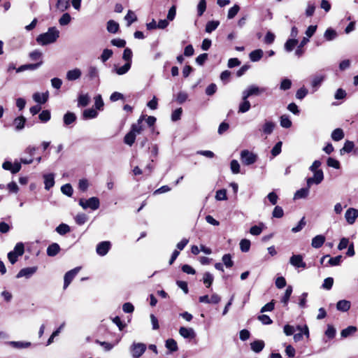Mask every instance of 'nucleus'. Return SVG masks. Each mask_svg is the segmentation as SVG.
<instances>
[{"mask_svg":"<svg viewBox=\"0 0 358 358\" xmlns=\"http://www.w3.org/2000/svg\"><path fill=\"white\" fill-rule=\"evenodd\" d=\"M263 54L264 52L262 50L257 49L252 51L249 55V57L252 62H256L259 61L262 58Z\"/></svg>","mask_w":358,"mask_h":358,"instance_id":"24","label":"nucleus"},{"mask_svg":"<svg viewBox=\"0 0 358 358\" xmlns=\"http://www.w3.org/2000/svg\"><path fill=\"white\" fill-rule=\"evenodd\" d=\"M313 173V177L308 178L306 180L308 187H310L313 184L318 185L321 183L324 179V173L322 169L315 171Z\"/></svg>","mask_w":358,"mask_h":358,"instance_id":"5","label":"nucleus"},{"mask_svg":"<svg viewBox=\"0 0 358 358\" xmlns=\"http://www.w3.org/2000/svg\"><path fill=\"white\" fill-rule=\"evenodd\" d=\"M124 20L127 21V26L129 27L137 20V17L132 10H129L124 17Z\"/></svg>","mask_w":358,"mask_h":358,"instance_id":"36","label":"nucleus"},{"mask_svg":"<svg viewBox=\"0 0 358 358\" xmlns=\"http://www.w3.org/2000/svg\"><path fill=\"white\" fill-rule=\"evenodd\" d=\"M289 263L295 268H306V264L301 255H293L289 259Z\"/></svg>","mask_w":358,"mask_h":358,"instance_id":"8","label":"nucleus"},{"mask_svg":"<svg viewBox=\"0 0 358 358\" xmlns=\"http://www.w3.org/2000/svg\"><path fill=\"white\" fill-rule=\"evenodd\" d=\"M87 220V217L84 213L78 214L75 217L76 222L78 225H82V224H85Z\"/></svg>","mask_w":358,"mask_h":358,"instance_id":"64","label":"nucleus"},{"mask_svg":"<svg viewBox=\"0 0 358 358\" xmlns=\"http://www.w3.org/2000/svg\"><path fill=\"white\" fill-rule=\"evenodd\" d=\"M215 199L217 201H224L227 199V190L222 189L216 192Z\"/></svg>","mask_w":358,"mask_h":358,"instance_id":"59","label":"nucleus"},{"mask_svg":"<svg viewBox=\"0 0 358 358\" xmlns=\"http://www.w3.org/2000/svg\"><path fill=\"white\" fill-rule=\"evenodd\" d=\"M107 30L110 33L115 34L119 30V24L114 20H109L107 22Z\"/></svg>","mask_w":358,"mask_h":358,"instance_id":"34","label":"nucleus"},{"mask_svg":"<svg viewBox=\"0 0 358 358\" xmlns=\"http://www.w3.org/2000/svg\"><path fill=\"white\" fill-rule=\"evenodd\" d=\"M309 189L310 187L307 186V187L301 188L297 190L294 194V199L306 198L308 195Z\"/></svg>","mask_w":358,"mask_h":358,"instance_id":"30","label":"nucleus"},{"mask_svg":"<svg viewBox=\"0 0 358 358\" xmlns=\"http://www.w3.org/2000/svg\"><path fill=\"white\" fill-rule=\"evenodd\" d=\"M356 331H357V327H355L354 326H350L341 331V336L342 338H347L349 336L355 334Z\"/></svg>","mask_w":358,"mask_h":358,"instance_id":"37","label":"nucleus"},{"mask_svg":"<svg viewBox=\"0 0 358 358\" xmlns=\"http://www.w3.org/2000/svg\"><path fill=\"white\" fill-rule=\"evenodd\" d=\"M250 347L252 351L259 353L264 348V342L262 340H256L250 343Z\"/></svg>","mask_w":358,"mask_h":358,"instance_id":"22","label":"nucleus"},{"mask_svg":"<svg viewBox=\"0 0 358 358\" xmlns=\"http://www.w3.org/2000/svg\"><path fill=\"white\" fill-rule=\"evenodd\" d=\"M61 191L64 194L68 196H71L73 192L72 186L70 184H65L62 185L61 187Z\"/></svg>","mask_w":358,"mask_h":358,"instance_id":"58","label":"nucleus"},{"mask_svg":"<svg viewBox=\"0 0 358 358\" xmlns=\"http://www.w3.org/2000/svg\"><path fill=\"white\" fill-rule=\"evenodd\" d=\"M61 248L58 243H52L47 248V255L49 257H55L59 252Z\"/></svg>","mask_w":358,"mask_h":358,"instance_id":"19","label":"nucleus"},{"mask_svg":"<svg viewBox=\"0 0 358 358\" xmlns=\"http://www.w3.org/2000/svg\"><path fill=\"white\" fill-rule=\"evenodd\" d=\"M59 37V31L55 27H52L47 32L39 34L36 41L41 45H46L55 43Z\"/></svg>","mask_w":358,"mask_h":358,"instance_id":"1","label":"nucleus"},{"mask_svg":"<svg viewBox=\"0 0 358 358\" xmlns=\"http://www.w3.org/2000/svg\"><path fill=\"white\" fill-rule=\"evenodd\" d=\"M354 143L352 141H347L345 144H344V146L343 147L342 149H341L340 150V152H341V155H343L344 153H349L350 152L353 148H354Z\"/></svg>","mask_w":358,"mask_h":358,"instance_id":"44","label":"nucleus"},{"mask_svg":"<svg viewBox=\"0 0 358 358\" xmlns=\"http://www.w3.org/2000/svg\"><path fill=\"white\" fill-rule=\"evenodd\" d=\"M26 119L23 116H19L14 119L13 124L15 127V130L20 131L24 127Z\"/></svg>","mask_w":358,"mask_h":358,"instance_id":"25","label":"nucleus"},{"mask_svg":"<svg viewBox=\"0 0 358 358\" xmlns=\"http://www.w3.org/2000/svg\"><path fill=\"white\" fill-rule=\"evenodd\" d=\"M146 345L143 343H133L130 351L134 358H139L146 350Z\"/></svg>","mask_w":358,"mask_h":358,"instance_id":"4","label":"nucleus"},{"mask_svg":"<svg viewBox=\"0 0 358 358\" xmlns=\"http://www.w3.org/2000/svg\"><path fill=\"white\" fill-rule=\"evenodd\" d=\"M63 120L64 124L66 126H69L76 122V115H75V113L72 112H67L66 113L64 114Z\"/></svg>","mask_w":358,"mask_h":358,"instance_id":"23","label":"nucleus"},{"mask_svg":"<svg viewBox=\"0 0 358 358\" xmlns=\"http://www.w3.org/2000/svg\"><path fill=\"white\" fill-rule=\"evenodd\" d=\"M239 10H240V7L238 5H234L233 7H231L229 10L227 17L229 19L234 18L237 15V13H238Z\"/></svg>","mask_w":358,"mask_h":358,"instance_id":"63","label":"nucleus"},{"mask_svg":"<svg viewBox=\"0 0 358 358\" xmlns=\"http://www.w3.org/2000/svg\"><path fill=\"white\" fill-rule=\"evenodd\" d=\"M334 285V278L331 277L327 278L324 280L322 285V288L327 290H330Z\"/></svg>","mask_w":358,"mask_h":358,"instance_id":"55","label":"nucleus"},{"mask_svg":"<svg viewBox=\"0 0 358 358\" xmlns=\"http://www.w3.org/2000/svg\"><path fill=\"white\" fill-rule=\"evenodd\" d=\"M71 17L69 13H66L62 15L59 20V23L61 26H65L70 23Z\"/></svg>","mask_w":358,"mask_h":358,"instance_id":"52","label":"nucleus"},{"mask_svg":"<svg viewBox=\"0 0 358 358\" xmlns=\"http://www.w3.org/2000/svg\"><path fill=\"white\" fill-rule=\"evenodd\" d=\"M43 64V61H40L36 64H28L20 66L16 69L17 73L22 72L24 71H34L39 68Z\"/></svg>","mask_w":358,"mask_h":358,"instance_id":"14","label":"nucleus"},{"mask_svg":"<svg viewBox=\"0 0 358 358\" xmlns=\"http://www.w3.org/2000/svg\"><path fill=\"white\" fill-rule=\"evenodd\" d=\"M213 280L214 277L210 273L206 272L203 274V282L206 285V287H210L211 286L213 282Z\"/></svg>","mask_w":358,"mask_h":358,"instance_id":"42","label":"nucleus"},{"mask_svg":"<svg viewBox=\"0 0 358 358\" xmlns=\"http://www.w3.org/2000/svg\"><path fill=\"white\" fill-rule=\"evenodd\" d=\"M12 252H14L15 254L18 255L19 256H22L24 252V244L21 242L17 243Z\"/></svg>","mask_w":358,"mask_h":358,"instance_id":"60","label":"nucleus"},{"mask_svg":"<svg viewBox=\"0 0 358 358\" xmlns=\"http://www.w3.org/2000/svg\"><path fill=\"white\" fill-rule=\"evenodd\" d=\"M263 227V223H260L259 225H255L250 228V233L253 236H258L262 232Z\"/></svg>","mask_w":358,"mask_h":358,"instance_id":"49","label":"nucleus"},{"mask_svg":"<svg viewBox=\"0 0 358 358\" xmlns=\"http://www.w3.org/2000/svg\"><path fill=\"white\" fill-rule=\"evenodd\" d=\"M113 52L112 50L110 49H104L101 55L100 56V59L102 62H106L109 58H110L113 55Z\"/></svg>","mask_w":358,"mask_h":358,"instance_id":"54","label":"nucleus"},{"mask_svg":"<svg viewBox=\"0 0 358 358\" xmlns=\"http://www.w3.org/2000/svg\"><path fill=\"white\" fill-rule=\"evenodd\" d=\"M90 103V96H88V94H81L78 97V106H86L89 104Z\"/></svg>","mask_w":358,"mask_h":358,"instance_id":"48","label":"nucleus"},{"mask_svg":"<svg viewBox=\"0 0 358 358\" xmlns=\"http://www.w3.org/2000/svg\"><path fill=\"white\" fill-rule=\"evenodd\" d=\"M250 241L248 239H242L240 242V248L243 252H247L250 248Z\"/></svg>","mask_w":358,"mask_h":358,"instance_id":"50","label":"nucleus"},{"mask_svg":"<svg viewBox=\"0 0 358 358\" xmlns=\"http://www.w3.org/2000/svg\"><path fill=\"white\" fill-rule=\"evenodd\" d=\"M147 116L145 115H141L138 120L137 122L131 125V129L136 133V134H140L144 129V127L143 125V122L145 120Z\"/></svg>","mask_w":358,"mask_h":358,"instance_id":"11","label":"nucleus"},{"mask_svg":"<svg viewBox=\"0 0 358 358\" xmlns=\"http://www.w3.org/2000/svg\"><path fill=\"white\" fill-rule=\"evenodd\" d=\"M222 260L227 268H231L234 266V262L230 254L224 255L222 258Z\"/></svg>","mask_w":358,"mask_h":358,"instance_id":"47","label":"nucleus"},{"mask_svg":"<svg viewBox=\"0 0 358 358\" xmlns=\"http://www.w3.org/2000/svg\"><path fill=\"white\" fill-rule=\"evenodd\" d=\"M136 134L134 133L131 129L129 132H128L124 138V142L127 145H129V146H131L136 140Z\"/></svg>","mask_w":358,"mask_h":358,"instance_id":"27","label":"nucleus"},{"mask_svg":"<svg viewBox=\"0 0 358 358\" xmlns=\"http://www.w3.org/2000/svg\"><path fill=\"white\" fill-rule=\"evenodd\" d=\"M292 287L291 285H289L286 290H285V292L284 294V296L282 297L281 299V302L285 305V306H287L288 302H289V298L292 295Z\"/></svg>","mask_w":358,"mask_h":358,"instance_id":"38","label":"nucleus"},{"mask_svg":"<svg viewBox=\"0 0 358 358\" xmlns=\"http://www.w3.org/2000/svg\"><path fill=\"white\" fill-rule=\"evenodd\" d=\"M37 269V266L26 267L22 268L17 274L16 278H20L24 277L26 278H29L32 275H34L36 272Z\"/></svg>","mask_w":358,"mask_h":358,"instance_id":"10","label":"nucleus"},{"mask_svg":"<svg viewBox=\"0 0 358 358\" xmlns=\"http://www.w3.org/2000/svg\"><path fill=\"white\" fill-rule=\"evenodd\" d=\"M325 242V237L323 235H317L312 239L311 245L314 248H321Z\"/></svg>","mask_w":358,"mask_h":358,"instance_id":"18","label":"nucleus"},{"mask_svg":"<svg viewBox=\"0 0 358 358\" xmlns=\"http://www.w3.org/2000/svg\"><path fill=\"white\" fill-rule=\"evenodd\" d=\"M357 217L358 210L354 208H350L348 209L345 214V218L349 224H354Z\"/></svg>","mask_w":358,"mask_h":358,"instance_id":"9","label":"nucleus"},{"mask_svg":"<svg viewBox=\"0 0 358 358\" xmlns=\"http://www.w3.org/2000/svg\"><path fill=\"white\" fill-rule=\"evenodd\" d=\"M82 71L80 69L75 68L66 72V78L69 81H73L81 77Z\"/></svg>","mask_w":358,"mask_h":358,"instance_id":"13","label":"nucleus"},{"mask_svg":"<svg viewBox=\"0 0 358 358\" xmlns=\"http://www.w3.org/2000/svg\"><path fill=\"white\" fill-rule=\"evenodd\" d=\"M166 348L170 350L171 352H173L178 350L177 342L173 338H169L166 341Z\"/></svg>","mask_w":358,"mask_h":358,"instance_id":"33","label":"nucleus"},{"mask_svg":"<svg viewBox=\"0 0 358 358\" xmlns=\"http://www.w3.org/2000/svg\"><path fill=\"white\" fill-rule=\"evenodd\" d=\"M97 115V111L93 108L86 109L83 113V117L84 120L95 118Z\"/></svg>","mask_w":358,"mask_h":358,"instance_id":"29","label":"nucleus"},{"mask_svg":"<svg viewBox=\"0 0 358 358\" xmlns=\"http://www.w3.org/2000/svg\"><path fill=\"white\" fill-rule=\"evenodd\" d=\"M80 270V267H76L66 273L64 278V289H66Z\"/></svg>","mask_w":358,"mask_h":358,"instance_id":"7","label":"nucleus"},{"mask_svg":"<svg viewBox=\"0 0 358 358\" xmlns=\"http://www.w3.org/2000/svg\"><path fill=\"white\" fill-rule=\"evenodd\" d=\"M251 96H259L263 93L266 92L267 87H260L255 85H251L248 87Z\"/></svg>","mask_w":358,"mask_h":358,"instance_id":"16","label":"nucleus"},{"mask_svg":"<svg viewBox=\"0 0 358 358\" xmlns=\"http://www.w3.org/2000/svg\"><path fill=\"white\" fill-rule=\"evenodd\" d=\"M179 334L184 338L192 339L196 337V333L192 328L181 327L179 329Z\"/></svg>","mask_w":358,"mask_h":358,"instance_id":"12","label":"nucleus"},{"mask_svg":"<svg viewBox=\"0 0 358 358\" xmlns=\"http://www.w3.org/2000/svg\"><path fill=\"white\" fill-rule=\"evenodd\" d=\"M29 57L32 61H42V52L38 50H35L31 52L29 55Z\"/></svg>","mask_w":358,"mask_h":358,"instance_id":"51","label":"nucleus"},{"mask_svg":"<svg viewBox=\"0 0 358 358\" xmlns=\"http://www.w3.org/2000/svg\"><path fill=\"white\" fill-rule=\"evenodd\" d=\"M206 9V0H199L197 5V14L199 16H201Z\"/></svg>","mask_w":358,"mask_h":358,"instance_id":"56","label":"nucleus"},{"mask_svg":"<svg viewBox=\"0 0 358 358\" xmlns=\"http://www.w3.org/2000/svg\"><path fill=\"white\" fill-rule=\"evenodd\" d=\"M336 36H337L336 31L331 28H328L324 34V37L325 38V39L327 41H332V40L335 39L336 38Z\"/></svg>","mask_w":358,"mask_h":358,"instance_id":"41","label":"nucleus"},{"mask_svg":"<svg viewBox=\"0 0 358 358\" xmlns=\"http://www.w3.org/2000/svg\"><path fill=\"white\" fill-rule=\"evenodd\" d=\"M9 345L15 348H27L31 345V343L29 342H22V341H10L9 342Z\"/></svg>","mask_w":358,"mask_h":358,"instance_id":"40","label":"nucleus"},{"mask_svg":"<svg viewBox=\"0 0 358 358\" xmlns=\"http://www.w3.org/2000/svg\"><path fill=\"white\" fill-rule=\"evenodd\" d=\"M131 50L128 48H125L122 55V59L127 62L126 63H130V64H131Z\"/></svg>","mask_w":358,"mask_h":358,"instance_id":"57","label":"nucleus"},{"mask_svg":"<svg viewBox=\"0 0 358 358\" xmlns=\"http://www.w3.org/2000/svg\"><path fill=\"white\" fill-rule=\"evenodd\" d=\"M324 79L325 76L324 75H315L312 78L310 84L314 91H316L320 87Z\"/></svg>","mask_w":358,"mask_h":358,"instance_id":"15","label":"nucleus"},{"mask_svg":"<svg viewBox=\"0 0 358 358\" xmlns=\"http://www.w3.org/2000/svg\"><path fill=\"white\" fill-rule=\"evenodd\" d=\"M45 189L49 190L55 185V178L52 173L45 174L43 176Z\"/></svg>","mask_w":358,"mask_h":358,"instance_id":"17","label":"nucleus"},{"mask_svg":"<svg viewBox=\"0 0 358 358\" xmlns=\"http://www.w3.org/2000/svg\"><path fill=\"white\" fill-rule=\"evenodd\" d=\"M219 24H220L219 21L212 20V21L208 22L206 25V31L207 33H211L212 31H213L214 30H215L217 28Z\"/></svg>","mask_w":358,"mask_h":358,"instance_id":"43","label":"nucleus"},{"mask_svg":"<svg viewBox=\"0 0 358 358\" xmlns=\"http://www.w3.org/2000/svg\"><path fill=\"white\" fill-rule=\"evenodd\" d=\"M33 99L37 103H45L48 101V92L43 93V94H40L38 92L35 93L33 95Z\"/></svg>","mask_w":358,"mask_h":358,"instance_id":"28","label":"nucleus"},{"mask_svg":"<svg viewBox=\"0 0 358 358\" xmlns=\"http://www.w3.org/2000/svg\"><path fill=\"white\" fill-rule=\"evenodd\" d=\"M50 112L48 110H44L39 114V119L41 121L43 122L49 121L50 120Z\"/></svg>","mask_w":358,"mask_h":358,"instance_id":"61","label":"nucleus"},{"mask_svg":"<svg viewBox=\"0 0 358 358\" xmlns=\"http://www.w3.org/2000/svg\"><path fill=\"white\" fill-rule=\"evenodd\" d=\"M258 157L256 154L250 152L248 150H243L241 152V159L243 164L249 166L257 162Z\"/></svg>","mask_w":358,"mask_h":358,"instance_id":"2","label":"nucleus"},{"mask_svg":"<svg viewBox=\"0 0 358 358\" xmlns=\"http://www.w3.org/2000/svg\"><path fill=\"white\" fill-rule=\"evenodd\" d=\"M297 43L298 40L296 38L288 39L285 43V50L287 52H292Z\"/></svg>","mask_w":358,"mask_h":358,"instance_id":"35","label":"nucleus"},{"mask_svg":"<svg viewBox=\"0 0 358 358\" xmlns=\"http://www.w3.org/2000/svg\"><path fill=\"white\" fill-rule=\"evenodd\" d=\"M87 76L90 80H94L99 78V70L97 67L94 66H90L87 69Z\"/></svg>","mask_w":358,"mask_h":358,"instance_id":"26","label":"nucleus"},{"mask_svg":"<svg viewBox=\"0 0 358 358\" xmlns=\"http://www.w3.org/2000/svg\"><path fill=\"white\" fill-rule=\"evenodd\" d=\"M79 204L83 209H87L89 208L93 210H95L99 208L100 203L98 198L91 197L87 200L80 199L79 201Z\"/></svg>","mask_w":358,"mask_h":358,"instance_id":"3","label":"nucleus"},{"mask_svg":"<svg viewBox=\"0 0 358 358\" xmlns=\"http://www.w3.org/2000/svg\"><path fill=\"white\" fill-rule=\"evenodd\" d=\"M70 6L69 1V0H57L56 7L57 9H59L60 11L63 12L68 9V8Z\"/></svg>","mask_w":358,"mask_h":358,"instance_id":"45","label":"nucleus"},{"mask_svg":"<svg viewBox=\"0 0 358 358\" xmlns=\"http://www.w3.org/2000/svg\"><path fill=\"white\" fill-rule=\"evenodd\" d=\"M230 168L231 172L234 174H237L240 172V164L236 159H233L230 163Z\"/></svg>","mask_w":358,"mask_h":358,"instance_id":"62","label":"nucleus"},{"mask_svg":"<svg viewBox=\"0 0 358 358\" xmlns=\"http://www.w3.org/2000/svg\"><path fill=\"white\" fill-rule=\"evenodd\" d=\"M344 138V132L342 129L337 128L331 133V138L335 141H339Z\"/></svg>","mask_w":358,"mask_h":358,"instance_id":"31","label":"nucleus"},{"mask_svg":"<svg viewBox=\"0 0 358 358\" xmlns=\"http://www.w3.org/2000/svg\"><path fill=\"white\" fill-rule=\"evenodd\" d=\"M55 231L59 235L64 236V235L66 234L67 233L70 232L71 228L68 224L62 223L56 227Z\"/></svg>","mask_w":358,"mask_h":358,"instance_id":"32","label":"nucleus"},{"mask_svg":"<svg viewBox=\"0 0 358 358\" xmlns=\"http://www.w3.org/2000/svg\"><path fill=\"white\" fill-rule=\"evenodd\" d=\"M111 248V243L110 241H102L97 244L96 248V252L99 256H105Z\"/></svg>","mask_w":358,"mask_h":358,"instance_id":"6","label":"nucleus"},{"mask_svg":"<svg viewBox=\"0 0 358 358\" xmlns=\"http://www.w3.org/2000/svg\"><path fill=\"white\" fill-rule=\"evenodd\" d=\"M350 301L347 300H340L336 303V308L339 311L346 312L350 308Z\"/></svg>","mask_w":358,"mask_h":358,"instance_id":"21","label":"nucleus"},{"mask_svg":"<svg viewBox=\"0 0 358 358\" xmlns=\"http://www.w3.org/2000/svg\"><path fill=\"white\" fill-rule=\"evenodd\" d=\"M131 64H130V63H126L122 66L115 68L113 71H115L117 75H124L129 71L131 68Z\"/></svg>","mask_w":358,"mask_h":358,"instance_id":"39","label":"nucleus"},{"mask_svg":"<svg viewBox=\"0 0 358 358\" xmlns=\"http://www.w3.org/2000/svg\"><path fill=\"white\" fill-rule=\"evenodd\" d=\"M280 126L287 129L291 127L292 121L287 115H283L280 117Z\"/></svg>","mask_w":358,"mask_h":358,"instance_id":"53","label":"nucleus"},{"mask_svg":"<svg viewBox=\"0 0 358 358\" xmlns=\"http://www.w3.org/2000/svg\"><path fill=\"white\" fill-rule=\"evenodd\" d=\"M251 108L249 101H242L238 106V113H245L248 112Z\"/></svg>","mask_w":358,"mask_h":358,"instance_id":"46","label":"nucleus"},{"mask_svg":"<svg viewBox=\"0 0 358 358\" xmlns=\"http://www.w3.org/2000/svg\"><path fill=\"white\" fill-rule=\"evenodd\" d=\"M275 127V124L271 121H266L262 126L261 131L264 134L270 135Z\"/></svg>","mask_w":358,"mask_h":358,"instance_id":"20","label":"nucleus"}]
</instances>
